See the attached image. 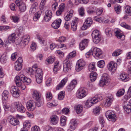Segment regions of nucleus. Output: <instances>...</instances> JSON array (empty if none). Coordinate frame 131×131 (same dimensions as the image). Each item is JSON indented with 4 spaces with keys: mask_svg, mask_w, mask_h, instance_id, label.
Instances as JSON below:
<instances>
[{
    "mask_svg": "<svg viewBox=\"0 0 131 131\" xmlns=\"http://www.w3.org/2000/svg\"><path fill=\"white\" fill-rule=\"evenodd\" d=\"M36 100L35 105L38 107H39L43 105L42 101L40 99Z\"/></svg>",
    "mask_w": 131,
    "mask_h": 131,
    "instance_id": "obj_49",
    "label": "nucleus"
},
{
    "mask_svg": "<svg viewBox=\"0 0 131 131\" xmlns=\"http://www.w3.org/2000/svg\"><path fill=\"white\" fill-rule=\"evenodd\" d=\"M121 7L120 5H115L114 7L115 11L117 14L120 13L121 11Z\"/></svg>",
    "mask_w": 131,
    "mask_h": 131,
    "instance_id": "obj_51",
    "label": "nucleus"
},
{
    "mask_svg": "<svg viewBox=\"0 0 131 131\" xmlns=\"http://www.w3.org/2000/svg\"><path fill=\"white\" fill-rule=\"evenodd\" d=\"M37 38L40 44H44L45 41L42 37L39 36H37Z\"/></svg>",
    "mask_w": 131,
    "mask_h": 131,
    "instance_id": "obj_61",
    "label": "nucleus"
},
{
    "mask_svg": "<svg viewBox=\"0 0 131 131\" xmlns=\"http://www.w3.org/2000/svg\"><path fill=\"white\" fill-rule=\"evenodd\" d=\"M51 122L54 125L56 124L58 122V118L56 115L52 116L51 118Z\"/></svg>",
    "mask_w": 131,
    "mask_h": 131,
    "instance_id": "obj_31",
    "label": "nucleus"
},
{
    "mask_svg": "<svg viewBox=\"0 0 131 131\" xmlns=\"http://www.w3.org/2000/svg\"><path fill=\"white\" fill-rule=\"evenodd\" d=\"M68 79V78L67 77H66L63 79L59 85L57 86L56 88V90H59L63 87L67 82Z\"/></svg>",
    "mask_w": 131,
    "mask_h": 131,
    "instance_id": "obj_22",
    "label": "nucleus"
},
{
    "mask_svg": "<svg viewBox=\"0 0 131 131\" xmlns=\"http://www.w3.org/2000/svg\"><path fill=\"white\" fill-rule=\"evenodd\" d=\"M34 104H35L34 101H29L27 102L26 106L27 109L29 111H33L35 108V106L34 105Z\"/></svg>",
    "mask_w": 131,
    "mask_h": 131,
    "instance_id": "obj_15",
    "label": "nucleus"
},
{
    "mask_svg": "<svg viewBox=\"0 0 131 131\" xmlns=\"http://www.w3.org/2000/svg\"><path fill=\"white\" fill-rule=\"evenodd\" d=\"M92 18L90 17H88L84 23H85V24L90 26L91 24L92 23Z\"/></svg>",
    "mask_w": 131,
    "mask_h": 131,
    "instance_id": "obj_46",
    "label": "nucleus"
},
{
    "mask_svg": "<svg viewBox=\"0 0 131 131\" xmlns=\"http://www.w3.org/2000/svg\"><path fill=\"white\" fill-rule=\"evenodd\" d=\"M101 79L107 83L109 79V75L107 73H104L102 76Z\"/></svg>",
    "mask_w": 131,
    "mask_h": 131,
    "instance_id": "obj_44",
    "label": "nucleus"
},
{
    "mask_svg": "<svg viewBox=\"0 0 131 131\" xmlns=\"http://www.w3.org/2000/svg\"><path fill=\"white\" fill-rule=\"evenodd\" d=\"M78 22V19L75 20L74 21H73L71 24V29L73 31H75L77 29V23Z\"/></svg>",
    "mask_w": 131,
    "mask_h": 131,
    "instance_id": "obj_28",
    "label": "nucleus"
},
{
    "mask_svg": "<svg viewBox=\"0 0 131 131\" xmlns=\"http://www.w3.org/2000/svg\"><path fill=\"white\" fill-rule=\"evenodd\" d=\"M35 77L36 78L37 82L38 83L40 84L42 82V76L38 77L37 75V77Z\"/></svg>",
    "mask_w": 131,
    "mask_h": 131,
    "instance_id": "obj_59",
    "label": "nucleus"
},
{
    "mask_svg": "<svg viewBox=\"0 0 131 131\" xmlns=\"http://www.w3.org/2000/svg\"><path fill=\"white\" fill-rule=\"evenodd\" d=\"M124 10L126 13L129 16L131 15V7L129 5L124 7Z\"/></svg>",
    "mask_w": 131,
    "mask_h": 131,
    "instance_id": "obj_40",
    "label": "nucleus"
},
{
    "mask_svg": "<svg viewBox=\"0 0 131 131\" xmlns=\"http://www.w3.org/2000/svg\"><path fill=\"white\" fill-rule=\"evenodd\" d=\"M15 81L17 86H20L21 84V82L24 83L28 84L31 82L30 79L27 78L23 75H21L20 76H16L15 78Z\"/></svg>",
    "mask_w": 131,
    "mask_h": 131,
    "instance_id": "obj_1",
    "label": "nucleus"
},
{
    "mask_svg": "<svg viewBox=\"0 0 131 131\" xmlns=\"http://www.w3.org/2000/svg\"><path fill=\"white\" fill-rule=\"evenodd\" d=\"M121 26L123 27L128 29H131V27L128 25L126 23L123 22L121 23Z\"/></svg>",
    "mask_w": 131,
    "mask_h": 131,
    "instance_id": "obj_56",
    "label": "nucleus"
},
{
    "mask_svg": "<svg viewBox=\"0 0 131 131\" xmlns=\"http://www.w3.org/2000/svg\"><path fill=\"white\" fill-rule=\"evenodd\" d=\"M64 95L65 92L64 91H61L58 94V98L59 100H62L64 98Z\"/></svg>",
    "mask_w": 131,
    "mask_h": 131,
    "instance_id": "obj_54",
    "label": "nucleus"
},
{
    "mask_svg": "<svg viewBox=\"0 0 131 131\" xmlns=\"http://www.w3.org/2000/svg\"><path fill=\"white\" fill-rule=\"evenodd\" d=\"M75 110L76 113L78 114L81 113L83 111V108L82 106L80 105H78L75 107Z\"/></svg>",
    "mask_w": 131,
    "mask_h": 131,
    "instance_id": "obj_30",
    "label": "nucleus"
},
{
    "mask_svg": "<svg viewBox=\"0 0 131 131\" xmlns=\"http://www.w3.org/2000/svg\"><path fill=\"white\" fill-rule=\"evenodd\" d=\"M122 51L120 49H117L112 54L113 56L116 57L119 56L121 54Z\"/></svg>",
    "mask_w": 131,
    "mask_h": 131,
    "instance_id": "obj_47",
    "label": "nucleus"
},
{
    "mask_svg": "<svg viewBox=\"0 0 131 131\" xmlns=\"http://www.w3.org/2000/svg\"><path fill=\"white\" fill-rule=\"evenodd\" d=\"M8 120L9 123L12 125L15 126L19 124V121L12 116H9L8 118Z\"/></svg>",
    "mask_w": 131,
    "mask_h": 131,
    "instance_id": "obj_20",
    "label": "nucleus"
},
{
    "mask_svg": "<svg viewBox=\"0 0 131 131\" xmlns=\"http://www.w3.org/2000/svg\"><path fill=\"white\" fill-rule=\"evenodd\" d=\"M101 108L99 106L95 107L94 109L93 113L95 115H97L100 114Z\"/></svg>",
    "mask_w": 131,
    "mask_h": 131,
    "instance_id": "obj_45",
    "label": "nucleus"
},
{
    "mask_svg": "<svg viewBox=\"0 0 131 131\" xmlns=\"http://www.w3.org/2000/svg\"><path fill=\"white\" fill-rule=\"evenodd\" d=\"M92 105L90 101L89 100H88L85 103L84 107L85 108H88L90 107Z\"/></svg>",
    "mask_w": 131,
    "mask_h": 131,
    "instance_id": "obj_50",
    "label": "nucleus"
},
{
    "mask_svg": "<svg viewBox=\"0 0 131 131\" xmlns=\"http://www.w3.org/2000/svg\"><path fill=\"white\" fill-rule=\"evenodd\" d=\"M37 67H36V69H35V77H37V75L38 77L40 76H42V71L41 69L40 68L37 69Z\"/></svg>",
    "mask_w": 131,
    "mask_h": 131,
    "instance_id": "obj_32",
    "label": "nucleus"
},
{
    "mask_svg": "<svg viewBox=\"0 0 131 131\" xmlns=\"http://www.w3.org/2000/svg\"><path fill=\"white\" fill-rule=\"evenodd\" d=\"M9 94V92L7 91H4L2 94V99H4L5 100L7 101L8 100V95Z\"/></svg>",
    "mask_w": 131,
    "mask_h": 131,
    "instance_id": "obj_33",
    "label": "nucleus"
},
{
    "mask_svg": "<svg viewBox=\"0 0 131 131\" xmlns=\"http://www.w3.org/2000/svg\"><path fill=\"white\" fill-rule=\"evenodd\" d=\"M113 30L110 28H107L105 29V32L107 35L109 37L112 36Z\"/></svg>",
    "mask_w": 131,
    "mask_h": 131,
    "instance_id": "obj_35",
    "label": "nucleus"
},
{
    "mask_svg": "<svg viewBox=\"0 0 131 131\" xmlns=\"http://www.w3.org/2000/svg\"><path fill=\"white\" fill-rule=\"evenodd\" d=\"M15 107L17 111L20 113H24L26 111V108L21 103L19 102H15L14 103Z\"/></svg>",
    "mask_w": 131,
    "mask_h": 131,
    "instance_id": "obj_8",
    "label": "nucleus"
},
{
    "mask_svg": "<svg viewBox=\"0 0 131 131\" xmlns=\"http://www.w3.org/2000/svg\"><path fill=\"white\" fill-rule=\"evenodd\" d=\"M89 100L90 101V102L92 104H94L98 102V100H97L95 96L91 100Z\"/></svg>",
    "mask_w": 131,
    "mask_h": 131,
    "instance_id": "obj_63",
    "label": "nucleus"
},
{
    "mask_svg": "<svg viewBox=\"0 0 131 131\" xmlns=\"http://www.w3.org/2000/svg\"><path fill=\"white\" fill-rule=\"evenodd\" d=\"M77 125L76 119H71L69 124V127L70 129L74 130L76 128Z\"/></svg>",
    "mask_w": 131,
    "mask_h": 131,
    "instance_id": "obj_19",
    "label": "nucleus"
},
{
    "mask_svg": "<svg viewBox=\"0 0 131 131\" xmlns=\"http://www.w3.org/2000/svg\"><path fill=\"white\" fill-rule=\"evenodd\" d=\"M107 83L101 79L100 81L99 84L100 86L103 87L104 85H106Z\"/></svg>",
    "mask_w": 131,
    "mask_h": 131,
    "instance_id": "obj_60",
    "label": "nucleus"
},
{
    "mask_svg": "<svg viewBox=\"0 0 131 131\" xmlns=\"http://www.w3.org/2000/svg\"><path fill=\"white\" fill-rule=\"evenodd\" d=\"M124 102L123 104L124 108L126 113H129L131 111V103L129 101H127V100H125L124 98Z\"/></svg>",
    "mask_w": 131,
    "mask_h": 131,
    "instance_id": "obj_6",
    "label": "nucleus"
},
{
    "mask_svg": "<svg viewBox=\"0 0 131 131\" xmlns=\"http://www.w3.org/2000/svg\"><path fill=\"white\" fill-rule=\"evenodd\" d=\"M89 69L90 71H95L96 70L95 67V63H90L89 66Z\"/></svg>",
    "mask_w": 131,
    "mask_h": 131,
    "instance_id": "obj_37",
    "label": "nucleus"
},
{
    "mask_svg": "<svg viewBox=\"0 0 131 131\" xmlns=\"http://www.w3.org/2000/svg\"><path fill=\"white\" fill-rule=\"evenodd\" d=\"M66 117L65 116H62L60 118L61 124L62 126H64L66 124Z\"/></svg>",
    "mask_w": 131,
    "mask_h": 131,
    "instance_id": "obj_38",
    "label": "nucleus"
},
{
    "mask_svg": "<svg viewBox=\"0 0 131 131\" xmlns=\"http://www.w3.org/2000/svg\"><path fill=\"white\" fill-rule=\"evenodd\" d=\"M62 20L60 18L57 19L52 23L51 26L54 29L58 28L60 27Z\"/></svg>",
    "mask_w": 131,
    "mask_h": 131,
    "instance_id": "obj_16",
    "label": "nucleus"
},
{
    "mask_svg": "<svg viewBox=\"0 0 131 131\" xmlns=\"http://www.w3.org/2000/svg\"><path fill=\"white\" fill-rule=\"evenodd\" d=\"M127 75L125 74H121L118 77V79L122 81H127Z\"/></svg>",
    "mask_w": 131,
    "mask_h": 131,
    "instance_id": "obj_36",
    "label": "nucleus"
},
{
    "mask_svg": "<svg viewBox=\"0 0 131 131\" xmlns=\"http://www.w3.org/2000/svg\"><path fill=\"white\" fill-rule=\"evenodd\" d=\"M66 40V37L64 36H61L59 37L57 40L59 42H64Z\"/></svg>",
    "mask_w": 131,
    "mask_h": 131,
    "instance_id": "obj_64",
    "label": "nucleus"
},
{
    "mask_svg": "<svg viewBox=\"0 0 131 131\" xmlns=\"http://www.w3.org/2000/svg\"><path fill=\"white\" fill-rule=\"evenodd\" d=\"M72 63L70 61L64 60L63 63V70L64 72H67L69 70L71 69Z\"/></svg>",
    "mask_w": 131,
    "mask_h": 131,
    "instance_id": "obj_10",
    "label": "nucleus"
},
{
    "mask_svg": "<svg viewBox=\"0 0 131 131\" xmlns=\"http://www.w3.org/2000/svg\"><path fill=\"white\" fill-rule=\"evenodd\" d=\"M15 3L19 7L21 11L24 12L25 10L26 9L25 4L22 2V0H16Z\"/></svg>",
    "mask_w": 131,
    "mask_h": 131,
    "instance_id": "obj_12",
    "label": "nucleus"
},
{
    "mask_svg": "<svg viewBox=\"0 0 131 131\" xmlns=\"http://www.w3.org/2000/svg\"><path fill=\"white\" fill-rule=\"evenodd\" d=\"M102 52L101 49L96 47H95L89 50L86 53V55L89 56L92 54L94 57H99L102 53Z\"/></svg>",
    "mask_w": 131,
    "mask_h": 131,
    "instance_id": "obj_3",
    "label": "nucleus"
},
{
    "mask_svg": "<svg viewBox=\"0 0 131 131\" xmlns=\"http://www.w3.org/2000/svg\"><path fill=\"white\" fill-rule=\"evenodd\" d=\"M54 58V57L53 56L49 57L46 61V63L47 64L52 63L55 60Z\"/></svg>",
    "mask_w": 131,
    "mask_h": 131,
    "instance_id": "obj_41",
    "label": "nucleus"
},
{
    "mask_svg": "<svg viewBox=\"0 0 131 131\" xmlns=\"http://www.w3.org/2000/svg\"><path fill=\"white\" fill-rule=\"evenodd\" d=\"M72 16L70 15L67 14V15H64V19L66 21H69L71 19Z\"/></svg>",
    "mask_w": 131,
    "mask_h": 131,
    "instance_id": "obj_58",
    "label": "nucleus"
},
{
    "mask_svg": "<svg viewBox=\"0 0 131 131\" xmlns=\"http://www.w3.org/2000/svg\"><path fill=\"white\" fill-rule=\"evenodd\" d=\"M79 15L81 16H83L85 14L84 8L81 7L79 10Z\"/></svg>",
    "mask_w": 131,
    "mask_h": 131,
    "instance_id": "obj_57",
    "label": "nucleus"
},
{
    "mask_svg": "<svg viewBox=\"0 0 131 131\" xmlns=\"http://www.w3.org/2000/svg\"><path fill=\"white\" fill-rule=\"evenodd\" d=\"M131 97V86L129 88L127 93L124 96V99L126 100H128Z\"/></svg>",
    "mask_w": 131,
    "mask_h": 131,
    "instance_id": "obj_34",
    "label": "nucleus"
},
{
    "mask_svg": "<svg viewBox=\"0 0 131 131\" xmlns=\"http://www.w3.org/2000/svg\"><path fill=\"white\" fill-rule=\"evenodd\" d=\"M7 56L6 53L3 54L0 58V61L3 64L6 63L7 60Z\"/></svg>",
    "mask_w": 131,
    "mask_h": 131,
    "instance_id": "obj_29",
    "label": "nucleus"
},
{
    "mask_svg": "<svg viewBox=\"0 0 131 131\" xmlns=\"http://www.w3.org/2000/svg\"><path fill=\"white\" fill-rule=\"evenodd\" d=\"M77 83V82L76 80H72L69 85L67 87V89L68 91L69 92L71 91L74 88Z\"/></svg>",
    "mask_w": 131,
    "mask_h": 131,
    "instance_id": "obj_18",
    "label": "nucleus"
},
{
    "mask_svg": "<svg viewBox=\"0 0 131 131\" xmlns=\"http://www.w3.org/2000/svg\"><path fill=\"white\" fill-rule=\"evenodd\" d=\"M75 55L76 51H73L71 52L67 56L66 59H65V61H70V60L71 58L74 57Z\"/></svg>",
    "mask_w": 131,
    "mask_h": 131,
    "instance_id": "obj_26",
    "label": "nucleus"
},
{
    "mask_svg": "<svg viewBox=\"0 0 131 131\" xmlns=\"http://www.w3.org/2000/svg\"><path fill=\"white\" fill-rule=\"evenodd\" d=\"M45 14L44 17V20L48 22L50 20L52 17V12L50 10H47L45 12Z\"/></svg>",
    "mask_w": 131,
    "mask_h": 131,
    "instance_id": "obj_17",
    "label": "nucleus"
},
{
    "mask_svg": "<svg viewBox=\"0 0 131 131\" xmlns=\"http://www.w3.org/2000/svg\"><path fill=\"white\" fill-rule=\"evenodd\" d=\"M125 92L124 90L123 89H121L119 90L116 94V96L118 97H120L123 95Z\"/></svg>",
    "mask_w": 131,
    "mask_h": 131,
    "instance_id": "obj_52",
    "label": "nucleus"
},
{
    "mask_svg": "<svg viewBox=\"0 0 131 131\" xmlns=\"http://www.w3.org/2000/svg\"><path fill=\"white\" fill-rule=\"evenodd\" d=\"M10 92L13 96L17 97L19 96L20 91L18 87L15 86H13L11 88Z\"/></svg>",
    "mask_w": 131,
    "mask_h": 131,
    "instance_id": "obj_9",
    "label": "nucleus"
},
{
    "mask_svg": "<svg viewBox=\"0 0 131 131\" xmlns=\"http://www.w3.org/2000/svg\"><path fill=\"white\" fill-rule=\"evenodd\" d=\"M15 68L16 70L19 71L21 70L22 68V64L19 63L17 61H16L15 62Z\"/></svg>",
    "mask_w": 131,
    "mask_h": 131,
    "instance_id": "obj_42",
    "label": "nucleus"
},
{
    "mask_svg": "<svg viewBox=\"0 0 131 131\" xmlns=\"http://www.w3.org/2000/svg\"><path fill=\"white\" fill-rule=\"evenodd\" d=\"M115 34L117 38L120 39L122 40H123L125 38L124 35L121 33L119 30H117L116 31Z\"/></svg>",
    "mask_w": 131,
    "mask_h": 131,
    "instance_id": "obj_27",
    "label": "nucleus"
},
{
    "mask_svg": "<svg viewBox=\"0 0 131 131\" xmlns=\"http://www.w3.org/2000/svg\"><path fill=\"white\" fill-rule=\"evenodd\" d=\"M113 100V98L112 96L107 97L106 98V101L104 104L105 106L108 107L110 106Z\"/></svg>",
    "mask_w": 131,
    "mask_h": 131,
    "instance_id": "obj_23",
    "label": "nucleus"
},
{
    "mask_svg": "<svg viewBox=\"0 0 131 131\" xmlns=\"http://www.w3.org/2000/svg\"><path fill=\"white\" fill-rule=\"evenodd\" d=\"M87 93L86 90L85 89L81 88L77 91L76 95L78 98L81 99L85 97Z\"/></svg>",
    "mask_w": 131,
    "mask_h": 131,
    "instance_id": "obj_5",
    "label": "nucleus"
},
{
    "mask_svg": "<svg viewBox=\"0 0 131 131\" xmlns=\"http://www.w3.org/2000/svg\"><path fill=\"white\" fill-rule=\"evenodd\" d=\"M92 36L93 41L95 43H98L101 40V34L98 30L93 31L92 34Z\"/></svg>",
    "mask_w": 131,
    "mask_h": 131,
    "instance_id": "obj_2",
    "label": "nucleus"
},
{
    "mask_svg": "<svg viewBox=\"0 0 131 131\" xmlns=\"http://www.w3.org/2000/svg\"><path fill=\"white\" fill-rule=\"evenodd\" d=\"M30 40V37L29 35H26L23 36L21 37V43L23 44L24 46L28 44Z\"/></svg>",
    "mask_w": 131,
    "mask_h": 131,
    "instance_id": "obj_13",
    "label": "nucleus"
},
{
    "mask_svg": "<svg viewBox=\"0 0 131 131\" xmlns=\"http://www.w3.org/2000/svg\"><path fill=\"white\" fill-rule=\"evenodd\" d=\"M24 127L23 129H24L25 127L29 128L31 126L30 123V122L28 121H26L23 123Z\"/></svg>",
    "mask_w": 131,
    "mask_h": 131,
    "instance_id": "obj_55",
    "label": "nucleus"
},
{
    "mask_svg": "<svg viewBox=\"0 0 131 131\" xmlns=\"http://www.w3.org/2000/svg\"><path fill=\"white\" fill-rule=\"evenodd\" d=\"M85 65L84 61L82 59L79 60L76 65L75 69L77 71H79L82 69Z\"/></svg>",
    "mask_w": 131,
    "mask_h": 131,
    "instance_id": "obj_7",
    "label": "nucleus"
},
{
    "mask_svg": "<svg viewBox=\"0 0 131 131\" xmlns=\"http://www.w3.org/2000/svg\"><path fill=\"white\" fill-rule=\"evenodd\" d=\"M105 116L109 121L113 122L115 121L117 118L113 112L111 110L108 111L106 112Z\"/></svg>",
    "mask_w": 131,
    "mask_h": 131,
    "instance_id": "obj_4",
    "label": "nucleus"
},
{
    "mask_svg": "<svg viewBox=\"0 0 131 131\" xmlns=\"http://www.w3.org/2000/svg\"><path fill=\"white\" fill-rule=\"evenodd\" d=\"M32 96L35 100L39 99L41 98V94L40 92L37 91H34L33 92Z\"/></svg>",
    "mask_w": 131,
    "mask_h": 131,
    "instance_id": "obj_25",
    "label": "nucleus"
},
{
    "mask_svg": "<svg viewBox=\"0 0 131 131\" xmlns=\"http://www.w3.org/2000/svg\"><path fill=\"white\" fill-rule=\"evenodd\" d=\"M117 64L114 62L111 61L107 65V68L109 70L114 72L116 69Z\"/></svg>",
    "mask_w": 131,
    "mask_h": 131,
    "instance_id": "obj_14",
    "label": "nucleus"
},
{
    "mask_svg": "<svg viewBox=\"0 0 131 131\" xmlns=\"http://www.w3.org/2000/svg\"><path fill=\"white\" fill-rule=\"evenodd\" d=\"M42 13L41 11H39L35 14V16L34 17L33 19L35 21H36L39 18Z\"/></svg>",
    "mask_w": 131,
    "mask_h": 131,
    "instance_id": "obj_43",
    "label": "nucleus"
},
{
    "mask_svg": "<svg viewBox=\"0 0 131 131\" xmlns=\"http://www.w3.org/2000/svg\"><path fill=\"white\" fill-rule=\"evenodd\" d=\"M89 41L88 39H84L79 44V48L81 50L84 49L88 45Z\"/></svg>",
    "mask_w": 131,
    "mask_h": 131,
    "instance_id": "obj_21",
    "label": "nucleus"
},
{
    "mask_svg": "<svg viewBox=\"0 0 131 131\" xmlns=\"http://www.w3.org/2000/svg\"><path fill=\"white\" fill-rule=\"evenodd\" d=\"M65 6V4L63 3L61 4L59 6V9L62 11L63 12L64 10V8Z\"/></svg>",
    "mask_w": 131,
    "mask_h": 131,
    "instance_id": "obj_62",
    "label": "nucleus"
},
{
    "mask_svg": "<svg viewBox=\"0 0 131 131\" xmlns=\"http://www.w3.org/2000/svg\"><path fill=\"white\" fill-rule=\"evenodd\" d=\"M59 63L57 62L55 63L53 69V71L54 73H57V72L59 70V69L58 68L59 67Z\"/></svg>",
    "mask_w": 131,
    "mask_h": 131,
    "instance_id": "obj_53",
    "label": "nucleus"
},
{
    "mask_svg": "<svg viewBox=\"0 0 131 131\" xmlns=\"http://www.w3.org/2000/svg\"><path fill=\"white\" fill-rule=\"evenodd\" d=\"M36 69V65H34L33 66L32 68H28L27 69V72L29 74L31 75L33 74L34 71L35 69Z\"/></svg>",
    "mask_w": 131,
    "mask_h": 131,
    "instance_id": "obj_39",
    "label": "nucleus"
},
{
    "mask_svg": "<svg viewBox=\"0 0 131 131\" xmlns=\"http://www.w3.org/2000/svg\"><path fill=\"white\" fill-rule=\"evenodd\" d=\"M97 74L96 72L92 71L90 74V79L91 82H94L96 79Z\"/></svg>",
    "mask_w": 131,
    "mask_h": 131,
    "instance_id": "obj_24",
    "label": "nucleus"
},
{
    "mask_svg": "<svg viewBox=\"0 0 131 131\" xmlns=\"http://www.w3.org/2000/svg\"><path fill=\"white\" fill-rule=\"evenodd\" d=\"M97 65L99 67L101 68H103L104 66L105 62L103 60H100L97 62Z\"/></svg>",
    "mask_w": 131,
    "mask_h": 131,
    "instance_id": "obj_48",
    "label": "nucleus"
},
{
    "mask_svg": "<svg viewBox=\"0 0 131 131\" xmlns=\"http://www.w3.org/2000/svg\"><path fill=\"white\" fill-rule=\"evenodd\" d=\"M16 34L14 33L10 34L8 37L7 40L4 41L6 44H9L14 42L16 39Z\"/></svg>",
    "mask_w": 131,
    "mask_h": 131,
    "instance_id": "obj_11",
    "label": "nucleus"
}]
</instances>
